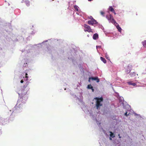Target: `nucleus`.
Instances as JSON below:
<instances>
[{
	"mask_svg": "<svg viewBox=\"0 0 146 146\" xmlns=\"http://www.w3.org/2000/svg\"><path fill=\"white\" fill-rule=\"evenodd\" d=\"M52 1H54V0H52Z\"/></svg>",
	"mask_w": 146,
	"mask_h": 146,
	"instance_id": "49530a36",
	"label": "nucleus"
},
{
	"mask_svg": "<svg viewBox=\"0 0 146 146\" xmlns=\"http://www.w3.org/2000/svg\"><path fill=\"white\" fill-rule=\"evenodd\" d=\"M116 28L118 29V31L119 32H121L122 29L121 27H119V25L116 26Z\"/></svg>",
	"mask_w": 146,
	"mask_h": 146,
	"instance_id": "bb28decb",
	"label": "nucleus"
},
{
	"mask_svg": "<svg viewBox=\"0 0 146 146\" xmlns=\"http://www.w3.org/2000/svg\"><path fill=\"white\" fill-rule=\"evenodd\" d=\"M68 59H71L72 62L74 64V65L76 63L77 64V63L76 62L75 60L73 58L68 57Z\"/></svg>",
	"mask_w": 146,
	"mask_h": 146,
	"instance_id": "412c9836",
	"label": "nucleus"
},
{
	"mask_svg": "<svg viewBox=\"0 0 146 146\" xmlns=\"http://www.w3.org/2000/svg\"><path fill=\"white\" fill-rule=\"evenodd\" d=\"M141 43L143 46L145 48H146V40H144L142 41Z\"/></svg>",
	"mask_w": 146,
	"mask_h": 146,
	"instance_id": "5701e85b",
	"label": "nucleus"
},
{
	"mask_svg": "<svg viewBox=\"0 0 146 146\" xmlns=\"http://www.w3.org/2000/svg\"><path fill=\"white\" fill-rule=\"evenodd\" d=\"M98 38V35L97 33H95L94 34L93 36V38L94 39L96 40Z\"/></svg>",
	"mask_w": 146,
	"mask_h": 146,
	"instance_id": "f3484780",
	"label": "nucleus"
},
{
	"mask_svg": "<svg viewBox=\"0 0 146 146\" xmlns=\"http://www.w3.org/2000/svg\"><path fill=\"white\" fill-rule=\"evenodd\" d=\"M100 13H101V14L102 15L103 17L104 16V13L102 11H101L100 12Z\"/></svg>",
	"mask_w": 146,
	"mask_h": 146,
	"instance_id": "473e14b6",
	"label": "nucleus"
},
{
	"mask_svg": "<svg viewBox=\"0 0 146 146\" xmlns=\"http://www.w3.org/2000/svg\"><path fill=\"white\" fill-rule=\"evenodd\" d=\"M135 115H138V116H140V115H138V114H137L136 113H134Z\"/></svg>",
	"mask_w": 146,
	"mask_h": 146,
	"instance_id": "e433bc0d",
	"label": "nucleus"
},
{
	"mask_svg": "<svg viewBox=\"0 0 146 146\" xmlns=\"http://www.w3.org/2000/svg\"><path fill=\"white\" fill-rule=\"evenodd\" d=\"M46 41H44L42 43H39L37 44H35L32 46L31 45L28 46L26 49L24 50H22V52H25V53H28L30 52L29 50L31 49H38L40 48H42L46 46Z\"/></svg>",
	"mask_w": 146,
	"mask_h": 146,
	"instance_id": "f03ea898",
	"label": "nucleus"
},
{
	"mask_svg": "<svg viewBox=\"0 0 146 146\" xmlns=\"http://www.w3.org/2000/svg\"><path fill=\"white\" fill-rule=\"evenodd\" d=\"M36 32V31H35V30H33V31H32L31 33V34L33 35L35 34Z\"/></svg>",
	"mask_w": 146,
	"mask_h": 146,
	"instance_id": "2f4dec72",
	"label": "nucleus"
},
{
	"mask_svg": "<svg viewBox=\"0 0 146 146\" xmlns=\"http://www.w3.org/2000/svg\"><path fill=\"white\" fill-rule=\"evenodd\" d=\"M129 85H132L134 86H136L137 84L133 82V81H130L127 82Z\"/></svg>",
	"mask_w": 146,
	"mask_h": 146,
	"instance_id": "a211bd4d",
	"label": "nucleus"
},
{
	"mask_svg": "<svg viewBox=\"0 0 146 146\" xmlns=\"http://www.w3.org/2000/svg\"><path fill=\"white\" fill-rule=\"evenodd\" d=\"M70 94L72 96H73V97L74 98H76V100H78L82 104H83V101H82L83 97L82 96V93H81V92L80 93V95L79 96L80 98H79L77 97L76 95H74V94H72V93L71 92H70Z\"/></svg>",
	"mask_w": 146,
	"mask_h": 146,
	"instance_id": "423d86ee",
	"label": "nucleus"
},
{
	"mask_svg": "<svg viewBox=\"0 0 146 146\" xmlns=\"http://www.w3.org/2000/svg\"><path fill=\"white\" fill-rule=\"evenodd\" d=\"M113 13H114V14L115 15H116V13L115 12V11L114 10L113 11H112V12Z\"/></svg>",
	"mask_w": 146,
	"mask_h": 146,
	"instance_id": "c9c22d12",
	"label": "nucleus"
},
{
	"mask_svg": "<svg viewBox=\"0 0 146 146\" xmlns=\"http://www.w3.org/2000/svg\"><path fill=\"white\" fill-rule=\"evenodd\" d=\"M90 79H91L92 80H96L97 82H100V80L98 77H90Z\"/></svg>",
	"mask_w": 146,
	"mask_h": 146,
	"instance_id": "4468645a",
	"label": "nucleus"
},
{
	"mask_svg": "<svg viewBox=\"0 0 146 146\" xmlns=\"http://www.w3.org/2000/svg\"><path fill=\"white\" fill-rule=\"evenodd\" d=\"M84 27L85 28L84 29L85 31H87L89 32H92V29H91L89 25L86 24H84Z\"/></svg>",
	"mask_w": 146,
	"mask_h": 146,
	"instance_id": "1a4fd4ad",
	"label": "nucleus"
},
{
	"mask_svg": "<svg viewBox=\"0 0 146 146\" xmlns=\"http://www.w3.org/2000/svg\"><path fill=\"white\" fill-rule=\"evenodd\" d=\"M105 57L107 59H108L109 60L110 59V57L107 54H106Z\"/></svg>",
	"mask_w": 146,
	"mask_h": 146,
	"instance_id": "7c9ffc66",
	"label": "nucleus"
},
{
	"mask_svg": "<svg viewBox=\"0 0 146 146\" xmlns=\"http://www.w3.org/2000/svg\"><path fill=\"white\" fill-rule=\"evenodd\" d=\"M90 79H90V78H89L88 81L90 82Z\"/></svg>",
	"mask_w": 146,
	"mask_h": 146,
	"instance_id": "58836bf2",
	"label": "nucleus"
},
{
	"mask_svg": "<svg viewBox=\"0 0 146 146\" xmlns=\"http://www.w3.org/2000/svg\"><path fill=\"white\" fill-rule=\"evenodd\" d=\"M8 5H10V4L9 3H8Z\"/></svg>",
	"mask_w": 146,
	"mask_h": 146,
	"instance_id": "37998d69",
	"label": "nucleus"
},
{
	"mask_svg": "<svg viewBox=\"0 0 146 146\" xmlns=\"http://www.w3.org/2000/svg\"><path fill=\"white\" fill-rule=\"evenodd\" d=\"M108 9L111 12L113 11L114 10V9L112 6H110Z\"/></svg>",
	"mask_w": 146,
	"mask_h": 146,
	"instance_id": "c756f323",
	"label": "nucleus"
},
{
	"mask_svg": "<svg viewBox=\"0 0 146 146\" xmlns=\"http://www.w3.org/2000/svg\"><path fill=\"white\" fill-rule=\"evenodd\" d=\"M66 88H65V89H64V90H66Z\"/></svg>",
	"mask_w": 146,
	"mask_h": 146,
	"instance_id": "a18cd8bd",
	"label": "nucleus"
},
{
	"mask_svg": "<svg viewBox=\"0 0 146 146\" xmlns=\"http://www.w3.org/2000/svg\"><path fill=\"white\" fill-rule=\"evenodd\" d=\"M136 75V73L134 72H132L130 73V76L131 77H133L135 76Z\"/></svg>",
	"mask_w": 146,
	"mask_h": 146,
	"instance_id": "b1692460",
	"label": "nucleus"
},
{
	"mask_svg": "<svg viewBox=\"0 0 146 146\" xmlns=\"http://www.w3.org/2000/svg\"><path fill=\"white\" fill-rule=\"evenodd\" d=\"M90 114L92 118L93 119L95 120L96 123L98 125H100V121H98L97 119L96 118V115L95 114H93L92 113L90 112Z\"/></svg>",
	"mask_w": 146,
	"mask_h": 146,
	"instance_id": "9b49d317",
	"label": "nucleus"
},
{
	"mask_svg": "<svg viewBox=\"0 0 146 146\" xmlns=\"http://www.w3.org/2000/svg\"><path fill=\"white\" fill-rule=\"evenodd\" d=\"M87 88L89 89H91L93 92H94V90L93 89V87L92 86V85L90 84H89Z\"/></svg>",
	"mask_w": 146,
	"mask_h": 146,
	"instance_id": "6ab92c4d",
	"label": "nucleus"
},
{
	"mask_svg": "<svg viewBox=\"0 0 146 146\" xmlns=\"http://www.w3.org/2000/svg\"><path fill=\"white\" fill-rule=\"evenodd\" d=\"M46 42H47L48 41L47 40H46Z\"/></svg>",
	"mask_w": 146,
	"mask_h": 146,
	"instance_id": "c03bdc74",
	"label": "nucleus"
},
{
	"mask_svg": "<svg viewBox=\"0 0 146 146\" xmlns=\"http://www.w3.org/2000/svg\"><path fill=\"white\" fill-rule=\"evenodd\" d=\"M119 103L122 104L124 109H126V108H127L129 109V110H130V106L127 104L126 102H124V99L123 97H119Z\"/></svg>",
	"mask_w": 146,
	"mask_h": 146,
	"instance_id": "20e7f679",
	"label": "nucleus"
},
{
	"mask_svg": "<svg viewBox=\"0 0 146 146\" xmlns=\"http://www.w3.org/2000/svg\"><path fill=\"white\" fill-rule=\"evenodd\" d=\"M132 111H133V113H134V111H133L132 110H131V111L130 112L132 113Z\"/></svg>",
	"mask_w": 146,
	"mask_h": 146,
	"instance_id": "ea45409f",
	"label": "nucleus"
},
{
	"mask_svg": "<svg viewBox=\"0 0 146 146\" xmlns=\"http://www.w3.org/2000/svg\"><path fill=\"white\" fill-rule=\"evenodd\" d=\"M101 129L102 130V131L104 132V133L105 135H106L108 136V135L107 134V131H105V130H104L102 128H101Z\"/></svg>",
	"mask_w": 146,
	"mask_h": 146,
	"instance_id": "c85d7f7f",
	"label": "nucleus"
},
{
	"mask_svg": "<svg viewBox=\"0 0 146 146\" xmlns=\"http://www.w3.org/2000/svg\"><path fill=\"white\" fill-rule=\"evenodd\" d=\"M109 132L110 133V140H112V139L111 138H114L115 137V135L111 131H110Z\"/></svg>",
	"mask_w": 146,
	"mask_h": 146,
	"instance_id": "dca6fc26",
	"label": "nucleus"
},
{
	"mask_svg": "<svg viewBox=\"0 0 146 146\" xmlns=\"http://www.w3.org/2000/svg\"><path fill=\"white\" fill-rule=\"evenodd\" d=\"M88 23L89 25H93L94 27H96V25H98V22L95 19L89 21L88 22Z\"/></svg>",
	"mask_w": 146,
	"mask_h": 146,
	"instance_id": "6e6552de",
	"label": "nucleus"
},
{
	"mask_svg": "<svg viewBox=\"0 0 146 146\" xmlns=\"http://www.w3.org/2000/svg\"><path fill=\"white\" fill-rule=\"evenodd\" d=\"M106 18L110 23H111L113 24H115V23L117 24V23L113 19V16L111 14L106 15Z\"/></svg>",
	"mask_w": 146,
	"mask_h": 146,
	"instance_id": "39448f33",
	"label": "nucleus"
},
{
	"mask_svg": "<svg viewBox=\"0 0 146 146\" xmlns=\"http://www.w3.org/2000/svg\"><path fill=\"white\" fill-rule=\"evenodd\" d=\"M24 2L25 3V4L28 7L29 6L30 4V1H29L27 0H22L21 1V3Z\"/></svg>",
	"mask_w": 146,
	"mask_h": 146,
	"instance_id": "ddd939ff",
	"label": "nucleus"
},
{
	"mask_svg": "<svg viewBox=\"0 0 146 146\" xmlns=\"http://www.w3.org/2000/svg\"><path fill=\"white\" fill-rule=\"evenodd\" d=\"M27 73H26L25 74V76H26L25 77H24L23 79L21 81V83H23L24 81H25V82H26V85H25L23 86H27V85L29 84V82L27 81L28 80V77L27 76Z\"/></svg>",
	"mask_w": 146,
	"mask_h": 146,
	"instance_id": "0eeeda50",
	"label": "nucleus"
},
{
	"mask_svg": "<svg viewBox=\"0 0 146 146\" xmlns=\"http://www.w3.org/2000/svg\"><path fill=\"white\" fill-rule=\"evenodd\" d=\"M126 112L124 113V115L126 116H127L128 115H129L130 114H131V113H130L129 111H131V107H130V109L129 110V109L127 108H126Z\"/></svg>",
	"mask_w": 146,
	"mask_h": 146,
	"instance_id": "f8f14e48",
	"label": "nucleus"
},
{
	"mask_svg": "<svg viewBox=\"0 0 146 146\" xmlns=\"http://www.w3.org/2000/svg\"><path fill=\"white\" fill-rule=\"evenodd\" d=\"M117 94L118 95H119V94L117 93Z\"/></svg>",
	"mask_w": 146,
	"mask_h": 146,
	"instance_id": "79ce46f5",
	"label": "nucleus"
},
{
	"mask_svg": "<svg viewBox=\"0 0 146 146\" xmlns=\"http://www.w3.org/2000/svg\"><path fill=\"white\" fill-rule=\"evenodd\" d=\"M132 66L128 65L125 68V72L127 74L130 72Z\"/></svg>",
	"mask_w": 146,
	"mask_h": 146,
	"instance_id": "9d476101",
	"label": "nucleus"
},
{
	"mask_svg": "<svg viewBox=\"0 0 146 146\" xmlns=\"http://www.w3.org/2000/svg\"><path fill=\"white\" fill-rule=\"evenodd\" d=\"M82 109L83 110L85 113L88 112L89 111L88 110L86 109V107L85 106H83V107H82Z\"/></svg>",
	"mask_w": 146,
	"mask_h": 146,
	"instance_id": "aec40b11",
	"label": "nucleus"
},
{
	"mask_svg": "<svg viewBox=\"0 0 146 146\" xmlns=\"http://www.w3.org/2000/svg\"><path fill=\"white\" fill-rule=\"evenodd\" d=\"M29 86H23L21 90L22 97L19 99L15 107L13 108V110H10L9 113L12 112V113H18L22 111V108L23 104H25L28 98V96L27 94V92L29 90Z\"/></svg>",
	"mask_w": 146,
	"mask_h": 146,
	"instance_id": "f257e3e1",
	"label": "nucleus"
},
{
	"mask_svg": "<svg viewBox=\"0 0 146 146\" xmlns=\"http://www.w3.org/2000/svg\"><path fill=\"white\" fill-rule=\"evenodd\" d=\"M27 61L28 60L27 59H25L24 60H22V62L23 63L24 62V64L23 65V67H26L28 66V64H27Z\"/></svg>",
	"mask_w": 146,
	"mask_h": 146,
	"instance_id": "2eb2a0df",
	"label": "nucleus"
},
{
	"mask_svg": "<svg viewBox=\"0 0 146 146\" xmlns=\"http://www.w3.org/2000/svg\"><path fill=\"white\" fill-rule=\"evenodd\" d=\"M88 18L90 19L91 20H92L93 19H94L93 17H92V16H89L88 17Z\"/></svg>",
	"mask_w": 146,
	"mask_h": 146,
	"instance_id": "72a5a7b5",
	"label": "nucleus"
},
{
	"mask_svg": "<svg viewBox=\"0 0 146 146\" xmlns=\"http://www.w3.org/2000/svg\"><path fill=\"white\" fill-rule=\"evenodd\" d=\"M98 26L99 27V28H101L104 32V28L102 26V25L99 24L98 23Z\"/></svg>",
	"mask_w": 146,
	"mask_h": 146,
	"instance_id": "a878e982",
	"label": "nucleus"
},
{
	"mask_svg": "<svg viewBox=\"0 0 146 146\" xmlns=\"http://www.w3.org/2000/svg\"><path fill=\"white\" fill-rule=\"evenodd\" d=\"M118 135L119 136V138H121V137L120 136V134H119Z\"/></svg>",
	"mask_w": 146,
	"mask_h": 146,
	"instance_id": "4c0bfd02",
	"label": "nucleus"
},
{
	"mask_svg": "<svg viewBox=\"0 0 146 146\" xmlns=\"http://www.w3.org/2000/svg\"><path fill=\"white\" fill-rule=\"evenodd\" d=\"M74 7L76 10L77 11H79V7L76 5H74Z\"/></svg>",
	"mask_w": 146,
	"mask_h": 146,
	"instance_id": "cd10ccee",
	"label": "nucleus"
},
{
	"mask_svg": "<svg viewBox=\"0 0 146 146\" xmlns=\"http://www.w3.org/2000/svg\"><path fill=\"white\" fill-rule=\"evenodd\" d=\"M100 59L104 63H106L107 61L106 60V59L102 57H100Z\"/></svg>",
	"mask_w": 146,
	"mask_h": 146,
	"instance_id": "393cba45",
	"label": "nucleus"
},
{
	"mask_svg": "<svg viewBox=\"0 0 146 146\" xmlns=\"http://www.w3.org/2000/svg\"><path fill=\"white\" fill-rule=\"evenodd\" d=\"M101 47V46H96V48L97 50H98V48H100Z\"/></svg>",
	"mask_w": 146,
	"mask_h": 146,
	"instance_id": "f704fd0d",
	"label": "nucleus"
},
{
	"mask_svg": "<svg viewBox=\"0 0 146 146\" xmlns=\"http://www.w3.org/2000/svg\"><path fill=\"white\" fill-rule=\"evenodd\" d=\"M145 70H146V69H145Z\"/></svg>",
	"mask_w": 146,
	"mask_h": 146,
	"instance_id": "de8ad7c7",
	"label": "nucleus"
},
{
	"mask_svg": "<svg viewBox=\"0 0 146 146\" xmlns=\"http://www.w3.org/2000/svg\"><path fill=\"white\" fill-rule=\"evenodd\" d=\"M132 111H133V113H134V111H133L132 110H131V111L130 112L132 113Z\"/></svg>",
	"mask_w": 146,
	"mask_h": 146,
	"instance_id": "a19ab883",
	"label": "nucleus"
},
{
	"mask_svg": "<svg viewBox=\"0 0 146 146\" xmlns=\"http://www.w3.org/2000/svg\"><path fill=\"white\" fill-rule=\"evenodd\" d=\"M96 100V106L97 109L100 108V107L102 105V102L103 101V99L102 97L99 98L96 97L94 98Z\"/></svg>",
	"mask_w": 146,
	"mask_h": 146,
	"instance_id": "7ed1b4c3",
	"label": "nucleus"
},
{
	"mask_svg": "<svg viewBox=\"0 0 146 146\" xmlns=\"http://www.w3.org/2000/svg\"><path fill=\"white\" fill-rule=\"evenodd\" d=\"M82 12L80 11V10H79V11H77L76 13L77 15H79L80 16H82Z\"/></svg>",
	"mask_w": 146,
	"mask_h": 146,
	"instance_id": "4be33fe9",
	"label": "nucleus"
}]
</instances>
